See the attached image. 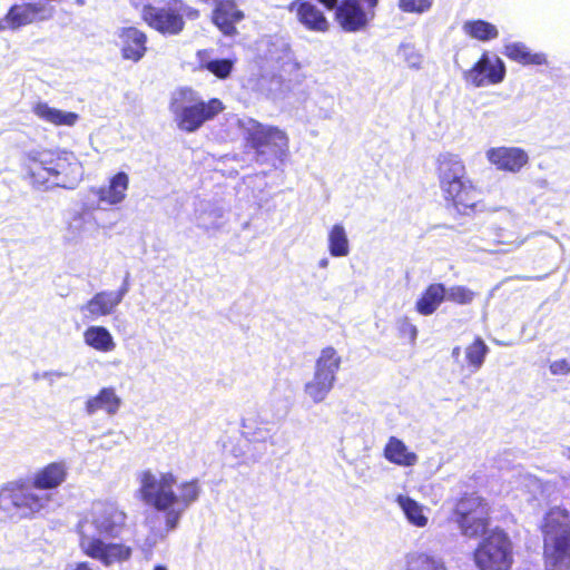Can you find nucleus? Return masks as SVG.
Returning <instances> with one entry per match:
<instances>
[{"mask_svg": "<svg viewBox=\"0 0 570 570\" xmlns=\"http://www.w3.org/2000/svg\"><path fill=\"white\" fill-rule=\"evenodd\" d=\"M322 4H324L327 9H333L337 4V0H317Z\"/></svg>", "mask_w": 570, "mask_h": 570, "instance_id": "50", "label": "nucleus"}, {"mask_svg": "<svg viewBox=\"0 0 570 570\" xmlns=\"http://www.w3.org/2000/svg\"><path fill=\"white\" fill-rule=\"evenodd\" d=\"M33 377H35V380L43 379V377H42V373H36V374L33 375Z\"/></svg>", "mask_w": 570, "mask_h": 570, "instance_id": "55", "label": "nucleus"}, {"mask_svg": "<svg viewBox=\"0 0 570 570\" xmlns=\"http://www.w3.org/2000/svg\"><path fill=\"white\" fill-rule=\"evenodd\" d=\"M487 160L498 170L518 174L529 163L528 153L520 147H491L485 151Z\"/></svg>", "mask_w": 570, "mask_h": 570, "instance_id": "15", "label": "nucleus"}, {"mask_svg": "<svg viewBox=\"0 0 570 570\" xmlns=\"http://www.w3.org/2000/svg\"><path fill=\"white\" fill-rule=\"evenodd\" d=\"M503 53L509 59L522 65L541 66L547 63L544 53H532L523 42H509L504 45Z\"/></svg>", "mask_w": 570, "mask_h": 570, "instance_id": "30", "label": "nucleus"}, {"mask_svg": "<svg viewBox=\"0 0 570 570\" xmlns=\"http://www.w3.org/2000/svg\"><path fill=\"white\" fill-rule=\"evenodd\" d=\"M395 502L402 510L406 521L415 528H425L429 524L426 511L429 508L421 504L409 495L399 494Z\"/></svg>", "mask_w": 570, "mask_h": 570, "instance_id": "26", "label": "nucleus"}, {"mask_svg": "<svg viewBox=\"0 0 570 570\" xmlns=\"http://www.w3.org/2000/svg\"><path fill=\"white\" fill-rule=\"evenodd\" d=\"M76 4L81 7L85 4V0H76Z\"/></svg>", "mask_w": 570, "mask_h": 570, "instance_id": "56", "label": "nucleus"}, {"mask_svg": "<svg viewBox=\"0 0 570 570\" xmlns=\"http://www.w3.org/2000/svg\"><path fill=\"white\" fill-rule=\"evenodd\" d=\"M500 243L508 245L509 248L507 252H510L512 249L519 248L524 243V239L515 238L514 240H501Z\"/></svg>", "mask_w": 570, "mask_h": 570, "instance_id": "47", "label": "nucleus"}, {"mask_svg": "<svg viewBox=\"0 0 570 570\" xmlns=\"http://www.w3.org/2000/svg\"><path fill=\"white\" fill-rule=\"evenodd\" d=\"M397 56L413 69H420L422 66L423 57L420 51L410 43H402L399 47Z\"/></svg>", "mask_w": 570, "mask_h": 570, "instance_id": "39", "label": "nucleus"}, {"mask_svg": "<svg viewBox=\"0 0 570 570\" xmlns=\"http://www.w3.org/2000/svg\"><path fill=\"white\" fill-rule=\"evenodd\" d=\"M128 188L129 176L119 171L109 179L107 185L92 188L91 191L98 197L100 204L116 206L126 199Z\"/></svg>", "mask_w": 570, "mask_h": 570, "instance_id": "20", "label": "nucleus"}, {"mask_svg": "<svg viewBox=\"0 0 570 570\" xmlns=\"http://www.w3.org/2000/svg\"><path fill=\"white\" fill-rule=\"evenodd\" d=\"M119 304L112 297V291H102L95 294L86 304L79 307L85 320L95 321L108 316Z\"/></svg>", "mask_w": 570, "mask_h": 570, "instance_id": "22", "label": "nucleus"}, {"mask_svg": "<svg viewBox=\"0 0 570 570\" xmlns=\"http://www.w3.org/2000/svg\"><path fill=\"white\" fill-rule=\"evenodd\" d=\"M154 570H167L165 566L158 564L154 568Z\"/></svg>", "mask_w": 570, "mask_h": 570, "instance_id": "54", "label": "nucleus"}, {"mask_svg": "<svg viewBox=\"0 0 570 570\" xmlns=\"http://www.w3.org/2000/svg\"><path fill=\"white\" fill-rule=\"evenodd\" d=\"M567 456L570 460V448L567 450Z\"/></svg>", "mask_w": 570, "mask_h": 570, "instance_id": "57", "label": "nucleus"}, {"mask_svg": "<svg viewBox=\"0 0 570 570\" xmlns=\"http://www.w3.org/2000/svg\"><path fill=\"white\" fill-rule=\"evenodd\" d=\"M131 6L140 11L141 18L145 21V12L147 9H154L150 0H130Z\"/></svg>", "mask_w": 570, "mask_h": 570, "instance_id": "45", "label": "nucleus"}, {"mask_svg": "<svg viewBox=\"0 0 570 570\" xmlns=\"http://www.w3.org/2000/svg\"><path fill=\"white\" fill-rule=\"evenodd\" d=\"M434 0H397V7L402 12L423 14L428 12Z\"/></svg>", "mask_w": 570, "mask_h": 570, "instance_id": "41", "label": "nucleus"}, {"mask_svg": "<svg viewBox=\"0 0 570 570\" xmlns=\"http://www.w3.org/2000/svg\"><path fill=\"white\" fill-rule=\"evenodd\" d=\"M550 372L553 375H567L570 373V357L553 361L550 364Z\"/></svg>", "mask_w": 570, "mask_h": 570, "instance_id": "44", "label": "nucleus"}, {"mask_svg": "<svg viewBox=\"0 0 570 570\" xmlns=\"http://www.w3.org/2000/svg\"><path fill=\"white\" fill-rule=\"evenodd\" d=\"M53 9L42 2H27L13 4L6 14L9 29L18 30L37 21H46L52 18Z\"/></svg>", "mask_w": 570, "mask_h": 570, "instance_id": "14", "label": "nucleus"}, {"mask_svg": "<svg viewBox=\"0 0 570 570\" xmlns=\"http://www.w3.org/2000/svg\"><path fill=\"white\" fill-rule=\"evenodd\" d=\"M273 424L263 411L248 412L243 419V434L250 442H267L273 436Z\"/></svg>", "mask_w": 570, "mask_h": 570, "instance_id": "21", "label": "nucleus"}, {"mask_svg": "<svg viewBox=\"0 0 570 570\" xmlns=\"http://www.w3.org/2000/svg\"><path fill=\"white\" fill-rule=\"evenodd\" d=\"M169 109L180 130L195 132L219 115L225 107L217 98L206 101L198 91L184 87L173 92Z\"/></svg>", "mask_w": 570, "mask_h": 570, "instance_id": "4", "label": "nucleus"}, {"mask_svg": "<svg viewBox=\"0 0 570 570\" xmlns=\"http://www.w3.org/2000/svg\"><path fill=\"white\" fill-rule=\"evenodd\" d=\"M505 65L494 53L484 51L472 68L464 72V79L476 88L501 83L505 78Z\"/></svg>", "mask_w": 570, "mask_h": 570, "instance_id": "13", "label": "nucleus"}, {"mask_svg": "<svg viewBox=\"0 0 570 570\" xmlns=\"http://www.w3.org/2000/svg\"><path fill=\"white\" fill-rule=\"evenodd\" d=\"M184 17L195 20L199 11L180 0H171L165 7H154L145 12V22L163 35H178L184 29Z\"/></svg>", "mask_w": 570, "mask_h": 570, "instance_id": "10", "label": "nucleus"}, {"mask_svg": "<svg viewBox=\"0 0 570 570\" xmlns=\"http://www.w3.org/2000/svg\"><path fill=\"white\" fill-rule=\"evenodd\" d=\"M200 2L214 7L212 20L214 24L225 35L234 36L236 33L235 24L244 19V13L235 3V0H199Z\"/></svg>", "mask_w": 570, "mask_h": 570, "instance_id": "17", "label": "nucleus"}, {"mask_svg": "<svg viewBox=\"0 0 570 570\" xmlns=\"http://www.w3.org/2000/svg\"><path fill=\"white\" fill-rule=\"evenodd\" d=\"M121 405L120 397L116 394L114 387H104L95 396L86 401L85 410L88 415H94L98 411H104L108 415H115Z\"/></svg>", "mask_w": 570, "mask_h": 570, "instance_id": "24", "label": "nucleus"}, {"mask_svg": "<svg viewBox=\"0 0 570 570\" xmlns=\"http://www.w3.org/2000/svg\"><path fill=\"white\" fill-rule=\"evenodd\" d=\"M202 67L219 79H226L234 67V61L230 59H213L202 63Z\"/></svg>", "mask_w": 570, "mask_h": 570, "instance_id": "38", "label": "nucleus"}, {"mask_svg": "<svg viewBox=\"0 0 570 570\" xmlns=\"http://www.w3.org/2000/svg\"><path fill=\"white\" fill-rule=\"evenodd\" d=\"M223 214H222V210L220 209H213L210 213H209V217H213L212 219H208L207 217H205V215H200L198 217V226L204 228V229H215V228H219L220 227V222L219 219L222 218Z\"/></svg>", "mask_w": 570, "mask_h": 570, "instance_id": "43", "label": "nucleus"}, {"mask_svg": "<svg viewBox=\"0 0 570 570\" xmlns=\"http://www.w3.org/2000/svg\"><path fill=\"white\" fill-rule=\"evenodd\" d=\"M33 112L41 120L55 126L72 127L79 119V115L72 111H63L50 107L47 102H38L33 106Z\"/></svg>", "mask_w": 570, "mask_h": 570, "instance_id": "27", "label": "nucleus"}, {"mask_svg": "<svg viewBox=\"0 0 570 570\" xmlns=\"http://www.w3.org/2000/svg\"><path fill=\"white\" fill-rule=\"evenodd\" d=\"M488 354V346L481 338H476L465 348V357L474 371H478Z\"/></svg>", "mask_w": 570, "mask_h": 570, "instance_id": "37", "label": "nucleus"}, {"mask_svg": "<svg viewBox=\"0 0 570 570\" xmlns=\"http://www.w3.org/2000/svg\"><path fill=\"white\" fill-rule=\"evenodd\" d=\"M62 374L57 371L42 372V377L49 380L51 383L53 379L60 377Z\"/></svg>", "mask_w": 570, "mask_h": 570, "instance_id": "48", "label": "nucleus"}, {"mask_svg": "<svg viewBox=\"0 0 570 570\" xmlns=\"http://www.w3.org/2000/svg\"><path fill=\"white\" fill-rule=\"evenodd\" d=\"M384 458L403 468L414 466L419 461L416 453L410 451L405 443L395 436H391L385 444Z\"/></svg>", "mask_w": 570, "mask_h": 570, "instance_id": "25", "label": "nucleus"}, {"mask_svg": "<svg viewBox=\"0 0 570 570\" xmlns=\"http://www.w3.org/2000/svg\"><path fill=\"white\" fill-rule=\"evenodd\" d=\"M462 31L471 39L482 42H489L499 37L498 27L482 19L466 20L462 24Z\"/></svg>", "mask_w": 570, "mask_h": 570, "instance_id": "31", "label": "nucleus"}, {"mask_svg": "<svg viewBox=\"0 0 570 570\" xmlns=\"http://www.w3.org/2000/svg\"><path fill=\"white\" fill-rule=\"evenodd\" d=\"M508 481L511 491L515 492L514 497H521L528 502L548 500L556 491L553 483L541 481L521 466L511 471Z\"/></svg>", "mask_w": 570, "mask_h": 570, "instance_id": "12", "label": "nucleus"}, {"mask_svg": "<svg viewBox=\"0 0 570 570\" xmlns=\"http://www.w3.org/2000/svg\"><path fill=\"white\" fill-rule=\"evenodd\" d=\"M405 570H448L443 560L424 552L405 556Z\"/></svg>", "mask_w": 570, "mask_h": 570, "instance_id": "36", "label": "nucleus"}, {"mask_svg": "<svg viewBox=\"0 0 570 570\" xmlns=\"http://www.w3.org/2000/svg\"><path fill=\"white\" fill-rule=\"evenodd\" d=\"M441 189L448 200H452L458 212L471 209L476 204V190L471 181L464 178L453 179L441 184Z\"/></svg>", "mask_w": 570, "mask_h": 570, "instance_id": "18", "label": "nucleus"}, {"mask_svg": "<svg viewBox=\"0 0 570 570\" xmlns=\"http://www.w3.org/2000/svg\"><path fill=\"white\" fill-rule=\"evenodd\" d=\"M546 570H570V513L550 509L542 521Z\"/></svg>", "mask_w": 570, "mask_h": 570, "instance_id": "5", "label": "nucleus"}, {"mask_svg": "<svg viewBox=\"0 0 570 570\" xmlns=\"http://www.w3.org/2000/svg\"><path fill=\"white\" fill-rule=\"evenodd\" d=\"M475 293L472 292L470 288L455 285L451 286L449 288H445V297L448 301L466 305L470 304L474 299Z\"/></svg>", "mask_w": 570, "mask_h": 570, "instance_id": "40", "label": "nucleus"}, {"mask_svg": "<svg viewBox=\"0 0 570 570\" xmlns=\"http://www.w3.org/2000/svg\"><path fill=\"white\" fill-rule=\"evenodd\" d=\"M128 291H129V281H128V275H127L125 277L124 283L120 286V288L116 292H112V297L115 298V301L118 304H120L122 298L125 297V295L128 293Z\"/></svg>", "mask_w": 570, "mask_h": 570, "instance_id": "46", "label": "nucleus"}, {"mask_svg": "<svg viewBox=\"0 0 570 570\" xmlns=\"http://www.w3.org/2000/svg\"><path fill=\"white\" fill-rule=\"evenodd\" d=\"M341 363L342 358L337 351L332 346H327L321 351L316 360L315 372L336 381V374L341 367Z\"/></svg>", "mask_w": 570, "mask_h": 570, "instance_id": "33", "label": "nucleus"}, {"mask_svg": "<svg viewBox=\"0 0 570 570\" xmlns=\"http://www.w3.org/2000/svg\"><path fill=\"white\" fill-rule=\"evenodd\" d=\"M489 503L475 493L463 495L455 504L452 520L462 535L476 538L487 532L489 527Z\"/></svg>", "mask_w": 570, "mask_h": 570, "instance_id": "8", "label": "nucleus"}, {"mask_svg": "<svg viewBox=\"0 0 570 570\" xmlns=\"http://www.w3.org/2000/svg\"><path fill=\"white\" fill-rule=\"evenodd\" d=\"M327 248L333 257H345L350 254V240L342 224H334L328 230Z\"/></svg>", "mask_w": 570, "mask_h": 570, "instance_id": "34", "label": "nucleus"}, {"mask_svg": "<svg viewBox=\"0 0 570 570\" xmlns=\"http://www.w3.org/2000/svg\"><path fill=\"white\" fill-rule=\"evenodd\" d=\"M83 342L91 348L109 353L115 350L116 343L108 328L99 325H91L83 332Z\"/></svg>", "mask_w": 570, "mask_h": 570, "instance_id": "29", "label": "nucleus"}, {"mask_svg": "<svg viewBox=\"0 0 570 570\" xmlns=\"http://www.w3.org/2000/svg\"><path fill=\"white\" fill-rule=\"evenodd\" d=\"M52 500V495L38 489L33 481H13L0 490V505L7 508L10 503L20 510L23 515H33L46 509Z\"/></svg>", "mask_w": 570, "mask_h": 570, "instance_id": "9", "label": "nucleus"}, {"mask_svg": "<svg viewBox=\"0 0 570 570\" xmlns=\"http://www.w3.org/2000/svg\"><path fill=\"white\" fill-rule=\"evenodd\" d=\"M138 498L165 517L167 530H174L183 514L195 504L203 488L198 479L178 481L173 472H153L147 469L137 474Z\"/></svg>", "mask_w": 570, "mask_h": 570, "instance_id": "2", "label": "nucleus"}, {"mask_svg": "<svg viewBox=\"0 0 570 570\" xmlns=\"http://www.w3.org/2000/svg\"><path fill=\"white\" fill-rule=\"evenodd\" d=\"M126 513L109 501H97L79 520V546L82 552L104 566L125 562L131 557V548L116 542H107L116 538L125 527Z\"/></svg>", "mask_w": 570, "mask_h": 570, "instance_id": "1", "label": "nucleus"}, {"mask_svg": "<svg viewBox=\"0 0 570 570\" xmlns=\"http://www.w3.org/2000/svg\"><path fill=\"white\" fill-rule=\"evenodd\" d=\"M8 27V23L6 22V17L3 19H0V31L6 30Z\"/></svg>", "mask_w": 570, "mask_h": 570, "instance_id": "53", "label": "nucleus"}, {"mask_svg": "<svg viewBox=\"0 0 570 570\" xmlns=\"http://www.w3.org/2000/svg\"><path fill=\"white\" fill-rule=\"evenodd\" d=\"M117 46L121 58L132 62L140 61L147 52V36L135 27H121L116 30Z\"/></svg>", "mask_w": 570, "mask_h": 570, "instance_id": "16", "label": "nucleus"}, {"mask_svg": "<svg viewBox=\"0 0 570 570\" xmlns=\"http://www.w3.org/2000/svg\"><path fill=\"white\" fill-rule=\"evenodd\" d=\"M67 471L65 462H52L33 474V484L45 492L57 489L66 481Z\"/></svg>", "mask_w": 570, "mask_h": 570, "instance_id": "23", "label": "nucleus"}, {"mask_svg": "<svg viewBox=\"0 0 570 570\" xmlns=\"http://www.w3.org/2000/svg\"><path fill=\"white\" fill-rule=\"evenodd\" d=\"M446 299L443 284H431L416 302V311L422 315L433 314L440 304Z\"/></svg>", "mask_w": 570, "mask_h": 570, "instance_id": "32", "label": "nucleus"}, {"mask_svg": "<svg viewBox=\"0 0 570 570\" xmlns=\"http://www.w3.org/2000/svg\"><path fill=\"white\" fill-rule=\"evenodd\" d=\"M288 11L295 13L298 22L309 31L326 32L328 21L324 12L314 3L304 0H294L288 6Z\"/></svg>", "mask_w": 570, "mask_h": 570, "instance_id": "19", "label": "nucleus"}, {"mask_svg": "<svg viewBox=\"0 0 570 570\" xmlns=\"http://www.w3.org/2000/svg\"><path fill=\"white\" fill-rule=\"evenodd\" d=\"M461 348L459 346L452 350V357L458 358L460 356Z\"/></svg>", "mask_w": 570, "mask_h": 570, "instance_id": "52", "label": "nucleus"}, {"mask_svg": "<svg viewBox=\"0 0 570 570\" xmlns=\"http://www.w3.org/2000/svg\"><path fill=\"white\" fill-rule=\"evenodd\" d=\"M238 126L247 145L255 151L258 163H283L287 158L289 138L283 129L262 124L253 118L239 119Z\"/></svg>", "mask_w": 570, "mask_h": 570, "instance_id": "6", "label": "nucleus"}, {"mask_svg": "<svg viewBox=\"0 0 570 570\" xmlns=\"http://www.w3.org/2000/svg\"><path fill=\"white\" fill-rule=\"evenodd\" d=\"M379 0H343L337 8L336 18L344 31L357 32L375 17Z\"/></svg>", "mask_w": 570, "mask_h": 570, "instance_id": "11", "label": "nucleus"}, {"mask_svg": "<svg viewBox=\"0 0 570 570\" xmlns=\"http://www.w3.org/2000/svg\"><path fill=\"white\" fill-rule=\"evenodd\" d=\"M440 185L446 181L464 178L465 166L458 155L442 154L438 158Z\"/></svg>", "mask_w": 570, "mask_h": 570, "instance_id": "28", "label": "nucleus"}, {"mask_svg": "<svg viewBox=\"0 0 570 570\" xmlns=\"http://www.w3.org/2000/svg\"><path fill=\"white\" fill-rule=\"evenodd\" d=\"M396 327L402 337H407L411 344L415 343L417 328L407 317L399 318L396 321Z\"/></svg>", "mask_w": 570, "mask_h": 570, "instance_id": "42", "label": "nucleus"}, {"mask_svg": "<svg viewBox=\"0 0 570 570\" xmlns=\"http://www.w3.org/2000/svg\"><path fill=\"white\" fill-rule=\"evenodd\" d=\"M83 217L81 214H78L75 216L73 222L71 223V227H76L77 229H80L82 227Z\"/></svg>", "mask_w": 570, "mask_h": 570, "instance_id": "49", "label": "nucleus"}, {"mask_svg": "<svg viewBox=\"0 0 570 570\" xmlns=\"http://www.w3.org/2000/svg\"><path fill=\"white\" fill-rule=\"evenodd\" d=\"M24 167L35 187L73 189L81 181L83 169L72 153L32 150L24 159Z\"/></svg>", "mask_w": 570, "mask_h": 570, "instance_id": "3", "label": "nucleus"}, {"mask_svg": "<svg viewBox=\"0 0 570 570\" xmlns=\"http://www.w3.org/2000/svg\"><path fill=\"white\" fill-rule=\"evenodd\" d=\"M336 381L314 372L313 379L304 386L305 394L314 402H323L332 391Z\"/></svg>", "mask_w": 570, "mask_h": 570, "instance_id": "35", "label": "nucleus"}, {"mask_svg": "<svg viewBox=\"0 0 570 570\" xmlns=\"http://www.w3.org/2000/svg\"><path fill=\"white\" fill-rule=\"evenodd\" d=\"M330 264L328 258L324 257L318 261V267L320 268H327Z\"/></svg>", "mask_w": 570, "mask_h": 570, "instance_id": "51", "label": "nucleus"}, {"mask_svg": "<svg viewBox=\"0 0 570 570\" xmlns=\"http://www.w3.org/2000/svg\"><path fill=\"white\" fill-rule=\"evenodd\" d=\"M473 560L480 570H510L513 563V544L501 529L484 533L473 552Z\"/></svg>", "mask_w": 570, "mask_h": 570, "instance_id": "7", "label": "nucleus"}]
</instances>
